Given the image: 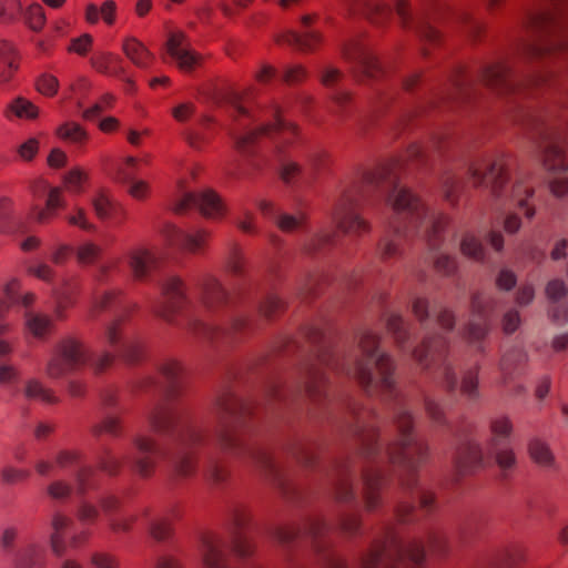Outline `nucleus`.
Masks as SVG:
<instances>
[{
  "instance_id": "obj_11",
  "label": "nucleus",
  "mask_w": 568,
  "mask_h": 568,
  "mask_svg": "<svg viewBox=\"0 0 568 568\" xmlns=\"http://www.w3.org/2000/svg\"><path fill=\"white\" fill-rule=\"evenodd\" d=\"M387 204L397 216L404 215L406 224L400 225L397 217L389 221V230L398 235H406L417 227L419 220L427 215V206L424 202L405 186L395 185L388 194Z\"/></svg>"
},
{
  "instance_id": "obj_54",
  "label": "nucleus",
  "mask_w": 568,
  "mask_h": 568,
  "mask_svg": "<svg viewBox=\"0 0 568 568\" xmlns=\"http://www.w3.org/2000/svg\"><path fill=\"white\" fill-rule=\"evenodd\" d=\"M460 394L469 399H476L479 396L478 368L469 369L464 373L460 383Z\"/></svg>"
},
{
  "instance_id": "obj_33",
  "label": "nucleus",
  "mask_w": 568,
  "mask_h": 568,
  "mask_svg": "<svg viewBox=\"0 0 568 568\" xmlns=\"http://www.w3.org/2000/svg\"><path fill=\"white\" fill-rule=\"evenodd\" d=\"M122 50L125 57L138 68H149L153 62V54L136 38L124 39Z\"/></svg>"
},
{
  "instance_id": "obj_18",
  "label": "nucleus",
  "mask_w": 568,
  "mask_h": 568,
  "mask_svg": "<svg viewBox=\"0 0 568 568\" xmlns=\"http://www.w3.org/2000/svg\"><path fill=\"white\" fill-rule=\"evenodd\" d=\"M199 551L202 564L205 568H227L225 540L219 534H202Z\"/></svg>"
},
{
  "instance_id": "obj_25",
  "label": "nucleus",
  "mask_w": 568,
  "mask_h": 568,
  "mask_svg": "<svg viewBox=\"0 0 568 568\" xmlns=\"http://www.w3.org/2000/svg\"><path fill=\"white\" fill-rule=\"evenodd\" d=\"M382 479V474L378 470L369 468L363 473V500L366 511H373L382 504L379 494Z\"/></svg>"
},
{
  "instance_id": "obj_23",
  "label": "nucleus",
  "mask_w": 568,
  "mask_h": 568,
  "mask_svg": "<svg viewBox=\"0 0 568 568\" xmlns=\"http://www.w3.org/2000/svg\"><path fill=\"white\" fill-rule=\"evenodd\" d=\"M155 254L145 247H136L129 253V266L134 280L144 281L155 268Z\"/></svg>"
},
{
  "instance_id": "obj_40",
  "label": "nucleus",
  "mask_w": 568,
  "mask_h": 568,
  "mask_svg": "<svg viewBox=\"0 0 568 568\" xmlns=\"http://www.w3.org/2000/svg\"><path fill=\"white\" fill-rule=\"evenodd\" d=\"M4 115L8 119H10L11 115H14L19 119L34 120L39 115V109L30 100L18 97L7 105Z\"/></svg>"
},
{
  "instance_id": "obj_46",
  "label": "nucleus",
  "mask_w": 568,
  "mask_h": 568,
  "mask_svg": "<svg viewBox=\"0 0 568 568\" xmlns=\"http://www.w3.org/2000/svg\"><path fill=\"white\" fill-rule=\"evenodd\" d=\"M326 377L320 366H312L307 371L305 390L307 395L316 399L323 395Z\"/></svg>"
},
{
  "instance_id": "obj_44",
  "label": "nucleus",
  "mask_w": 568,
  "mask_h": 568,
  "mask_svg": "<svg viewBox=\"0 0 568 568\" xmlns=\"http://www.w3.org/2000/svg\"><path fill=\"white\" fill-rule=\"evenodd\" d=\"M410 233L406 235H398L395 232L387 227V233L381 239L378 243V254L382 260L387 261L392 258H396L400 255L402 248L399 239L408 236Z\"/></svg>"
},
{
  "instance_id": "obj_64",
  "label": "nucleus",
  "mask_w": 568,
  "mask_h": 568,
  "mask_svg": "<svg viewBox=\"0 0 568 568\" xmlns=\"http://www.w3.org/2000/svg\"><path fill=\"white\" fill-rule=\"evenodd\" d=\"M285 310V303L276 295H268L260 304V314L268 320L280 315Z\"/></svg>"
},
{
  "instance_id": "obj_1",
  "label": "nucleus",
  "mask_w": 568,
  "mask_h": 568,
  "mask_svg": "<svg viewBox=\"0 0 568 568\" xmlns=\"http://www.w3.org/2000/svg\"><path fill=\"white\" fill-rule=\"evenodd\" d=\"M467 174L474 187L487 185L491 200L497 204L515 202L524 209L527 219L535 216L536 210L528 204L535 190L529 181V175L517 173L509 184V155L497 153L473 161L467 169Z\"/></svg>"
},
{
  "instance_id": "obj_58",
  "label": "nucleus",
  "mask_w": 568,
  "mask_h": 568,
  "mask_svg": "<svg viewBox=\"0 0 568 568\" xmlns=\"http://www.w3.org/2000/svg\"><path fill=\"white\" fill-rule=\"evenodd\" d=\"M197 457L193 452L182 453L175 462V473L181 477H191L195 474Z\"/></svg>"
},
{
  "instance_id": "obj_38",
  "label": "nucleus",
  "mask_w": 568,
  "mask_h": 568,
  "mask_svg": "<svg viewBox=\"0 0 568 568\" xmlns=\"http://www.w3.org/2000/svg\"><path fill=\"white\" fill-rule=\"evenodd\" d=\"M181 517L179 507H173L166 516L154 519L150 525V535L158 541H163L171 537L173 532V521Z\"/></svg>"
},
{
  "instance_id": "obj_61",
  "label": "nucleus",
  "mask_w": 568,
  "mask_h": 568,
  "mask_svg": "<svg viewBox=\"0 0 568 568\" xmlns=\"http://www.w3.org/2000/svg\"><path fill=\"white\" fill-rule=\"evenodd\" d=\"M139 163H140V160L135 156L124 158L116 165L115 179L122 183H126L130 180L134 179V175L138 171Z\"/></svg>"
},
{
  "instance_id": "obj_21",
  "label": "nucleus",
  "mask_w": 568,
  "mask_h": 568,
  "mask_svg": "<svg viewBox=\"0 0 568 568\" xmlns=\"http://www.w3.org/2000/svg\"><path fill=\"white\" fill-rule=\"evenodd\" d=\"M483 83L498 93L510 92L514 87L511 84V70L506 62H494L486 65L480 74Z\"/></svg>"
},
{
  "instance_id": "obj_56",
  "label": "nucleus",
  "mask_w": 568,
  "mask_h": 568,
  "mask_svg": "<svg viewBox=\"0 0 568 568\" xmlns=\"http://www.w3.org/2000/svg\"><path fill=\"white\" fill-rule=\"evenodd\" d=\"M442 189L444 199L455 205L458 202V196L462 190V182L458 176L447 173L443 176Z\"/></svg>"
},
{
  "instance_id": "obj_51",
  "label": "nucleus",
  "mask_w": 568,
  "mask_h": 568,
  "mask_svg": "<svg viewBox=\"0 0 568 568\" xmlns=\"http://www.w3.org/2000/svg\"><path fill=\"white\" fill-rule=\"evenodd\" d=\"M102 253L103 250L99 244L88 241L77 247L75 257L81 265H92L101 257Z\"/></svg>"
},
{
  "instance_id": "obj_26",
  "label": "nucleus",
  "mask_w": 568,
  "mask_h": 568,
  "mask_svg": "<svg viewBox=\"0 0 568 568\" xmlns=\"http://www.w3.org/2000/svg\"><path fill=\"white\" fill-rule=\"evenodd\" d=\"M445 349L446 342L442 336L427 338L413 351V358L423 369H427Z\"/></svg>"
},
{
  "instance_id": "obj_39",
  "label": "nucleus",
  "mask_w": 568,
  "mask_h": 568,
  "mask_svg": "<svg viewBox=\"0 0 568 568\" xmlns=\"http://www.w3.org/2000/svg\"><path fill=\"white\" fill-rule=\"evenodd\" d=\"M92 67L100 73L120 77L124 73L121 59L109 52L99 53L91 58Z\"/></svg>"
},
{
  "instance_id": "obj_19",
  "label": "nucleus",
  "mask_w": 568,
  "mask_h": 568,
  "mask_svg": "<svg viewBox=\"0 0 568 568\" xmlns=\"http://www.w3.org/2000/svg\"><path fill=\"white\" fill-rule=\"evenodd\" d=\"M548 314L552 322L565 324L568 321V288L560 278L549 281L545 287Z\"/></svg>"
},
{
  "instance_id": "obj_9",
  "label": "nucleus",
  "mask_w": 568,
  "mask_h": 568,
  "mask_svg": "<svg viewBox=\"0 0 568 568\" xmlns=\"http://www.w3.org/2000/svg\"><path fill=\"white\" fill-rule=\"evenodd\" d=\"M90 361V349L77 336H65L59 339L48 359L44 373L50 379H59L71 372L83 368Z\"/></svg>"
},
{
  "instance_id": "obj_52",
  "label": "nucleus",
  "mask_w": 568,
  "mask_h": 568,
  "mask_svg": "<svg viewBox=\"0 0 568 568\" xmlns=\"http://www.w3.org/2000/svg\"><path fill=\"white\" fill-rule=\"evenodd\" d=\"M387 331L394 336L395 343L402 346L408 339V332L405 327L404 318L398 314L385 315Z\"/></svg>"
},
{
  "instance_id": "obj_34",
  "label": "nucleus",
  "mask_w": 568,
  "mask_h": 568,
  "mask_svg": "<svg viewBox=\"0 0 568 568\" xmlns=\"http://www.w3.org/2000/svg\"><path fill=\"white\" fill-rule=\"evenodd\" d=\"M347 12L349 16H355L364 12L369 16L374 23H382L390 16V8L385 3L366 4L363 0H347Z\"/></svg>"
},
{
  "instance_id": "obj_50",
  "label": "nucleus",
  "mask_w": 568,
  "mask_h": 568,
  "mask_svg": "<svg viewBox=\"0 0 568 568\" xmlns=\"http://www.w3.org/2000/svg\"><path fill=\"white\" fill-rule=\"evenodd\" d=\"M95 214L99 219L105 220L111 217V215L116 211L120 204L112 199V196L101 191L99 192L92 201Z\"/></svg>"
},
{
  "instance_id": "obj_12",
  "label": "nucleus",
  "mask_w": 568,
  "mask_h": 568,
  "mask_svg": "<svg viewBox=\"0 0 568 568\" xmlns=\"http://www.w3.org/2000/svg\"><path fill=\"white\" fill-rule=\"evenodd\" d=\"M342 54L347 62L353 63L351 72L358 83L365 79L376 80L383 73L378 60L362 41L352 40L347 42L343 48Z\"/></svg>"
},
{
  "instance_id": "obj_59",
  "label": "nucleus",
  "mask_w": 568,
  "mask_h": 568,
  "mask_svg": "<svg viewBox=\"0 0 568 568\" xmlns=\"http://www.w3.org/2000/svg\"><path fill=\"white\" fill-rule=\"evenodd\" d=\"M75 304L74 292L61 288L55 292L54 316L57 320L65 318V311Z\"/></svg>"
},
{
  "instance_id": "obj_63",
  "label": "nucleus",
  "mask_w": 568,
  "mask_h": 568,
  "mask_svg": "<svg viewBox=\"0 0 568 568\" xmlns=\"http://www.w3.org/2000/svg\"><path fill=\"white\" fill-rule=\"evenodd\" d=\"M120 294L121 291L112 290L106 291L100 295H95L92 301L90 314L95 316L99 313L108 310L116 301Z\"/></svg>"
},
{
  "instance_id": "obj_4",
  "label": "nucleus",
  "mask_w": 568,
  "mask_h": 568,
  "mask_svg": "<svg viewBox=\"0 0 568 568\" xmlns=\"http://www.w3.org/2000/svg\"><path fill=\"white\" fill-rule=\"evenodd\" d=\"M396 162L383 164L363 173L359 183L344 191L334 205L332 219L337 229L345 234L362 235L369 232V223L354 212L359 199L366 195L365 187H379L390 181Z\"/></svg>"
},
{
  "instance_id": "obj_41",
  "label": "nucleus",
  "mask_w": 568,
  "mask_h": 568,
  "mask_svg": "<svg viewBox=\"0 0 568 568\" xmlns=\"http://www.w3.org/2000/svg\"><path fill=\"white\" fill-rule=\"evenodd\" d=\"M55 135L64 142L79 146L84 145L89 139L88 132L77 122H65L59 125Z\"/></svg>"
},
{
  "instance_id": "obj_10",
  "label": "nucleus",
  "mask_w": 568,
  "mask_h": 568,
  "mask_svg": "<svg viewBox=\"0 0 568 568\" xmlns=\"http://www.w3.org/2000/svg\"><path fill=\"white\" fill-rule=\"evenodd\" d=\"M514 424L509 416L497 415L488 422V437L485 442L487 457L495 459L498 468L507 474L516 468L517 457L510 446Z\"/></svg>"
},
{
  "instance_id": "obj_53",
  "label": "nucleus",
  "mask_w": 568,
  "mask_h": 568,
  "mask_svg": "<svg viewBox=\"0 0 568 568\" xmlns=\"http://www.w3.org/2000/svg\"><path fill=\"white\" fill-rule=\"evenodd\" d=\"M89 180V174L82 168L75 166L63 176L65 189L72 193H81L83 184Z\"/></svg>"
},
{
  "instance_id": "obj_6",
  "label": "nucleus",
  "mask_w": 568,
  "mask_h": 568,
  "mask_svg": "<svg viewBox=\"0 0 568 568\" xmlns=\"http://www.w3.org/2000/svg\"><path fill=\"white\" fill-rule=\"evenodd\" d=\"M394 423L397 429V439L387 447L389 463L399 465L412 474L428 460V445L414 437V419L406 409H399L396 413ZM400 484L410 489L415 485V478L409 475L406 479H402Z\"/></svg>"
},
{
  "instance_id": "obj_20",
  "label": "nucleus",
  "mask_w": 568,
  "mask_h": 568,
  "mask_svg": "<svg viewBox=\"0 0 568 568\" xmlns=\"http://www.w3.org/2000/svg\"><path fill=\"white\" fill-rule=\"evenodd\" d=\"M449 224V216L442 212H432L427 209V215L419 220L417 227L410 233L418 234L422 229L424 237L430 247H437L442 241V234Z\"/></svg>"
},
{
  "instance_id": "obj_43",
  "label": "nucleus",
  "mask_w": 568,
  "mask_h": 568,
  "mask_svg": "<svg viewBox=\"0 0 568 568\" xmlns=\"http://www.w3.org/2000/svg\"><path fill=\"white\" fill-rule=\"evenodd\" d=\"M24 395L29 399L40 400L45 404L58 403L53 390L47 387L40 379L30 378L24 385Z\"/></svg>"
},
{
  "instance_id": "obj_62",
  "label": "nucleus",
  "mask_w": 568,
  "mask_h": 568,
  "mask_svg": "<svg viewBox=\"0 0 568 568\" xmlns=\"http://www.w3.org/2000/svg\"><path fill=\"white\" fill-rule=\"evenodd\" d=\"M232 550L237 557L246 558L254 554L255 545L251 538L241 531H234L232 537Z\"/></svg>"
},
{
  "instance_id": "obj_5",
  "label": "nucleus",
  "mask_w": 568,
  "mask_h": 568,
  "mask_svg": "<svg viewBox=\"0 0 568 568\" xmlns=\"http://www.w3.org/2000/svg\"><path fill=\"white\" fill-rule=\"evenodd\" d=\"M424 542L418 539L403 544L389 532L383 540H375L359 559L361 568H420Z\"/></svg>"
},
{
  "instance_id": "obj_14",
  "label": "nucleus",
  "mask_w": 568,
  "mask_h": 568,
  "mask_svg": "<svg viewBox=\"0 0 568 568\" xmlns=\"http://www.w3.org/2000/svg\"><path fill=\"white\" fill-rule=\"evenodd\" d=\"M471 315L478 318L469 321L465 331V339L473 344L483 341L488 334V314L493 311V300L481 293H476L471 297L470 305Z\"/></svg>"
},
{
  "instance_id": "obj_13",
  "label": "nucleus",
  "mask_w": 568,
  "mask_h": 568,
  "mask_svg": "<svg viewBox=\"0 0 568 568\" xmlns=\"http://www.w3.org/2000/svg\"><path fill=\"white\" fill-rule=\"evenodd\" d=\"M163 302L156 308V314L171 323L189 303L186 285L178 275L168 276L162 283Z\"/></svg>"
},
{
  "instance_id": "obj_2",
  "label": "nucleus",
  "mask_w": 568,
  "mask_h": 568,
  "mask_svg": "<svg viewBox=\"0 0 568 568\" xmlns=\"http://www.w3.org/2000/svg\"><path fill=\"white\" fill-rule=\"evenodd\" d=\"M566 0H538L528 12L526 28L534 38L524 45L529 58H542L556 52H568V13Z\"/></svg>"
},
{
  "instance_id": "obj_60",
  "label": "nucleus",
  "mask_w": 568,
  "mask_h": 568,
  "mask_svg": "<svg viewBox=\"0 0 568 568\" xmlns=\"http://www.w3.org/2000/svg\"><path fill=\"white\" fill-rule=\"evenodd\" d=\"M120 355L129 363H136L144 355V345L139 339L128 338L120 348Z\"/></svg>"
},
{
  "instance_id": "obj_28",
  "label": "nucleus",
  "mask_w": 568,
  "mask_h": 568,
  "mask_svg": "<svg viewBox=\"0 0 568 568\" xmlns=\"http://www.w3.org/2000/svg\"><path fill=\"white\" fill-rule=\"evenodd\" d=\"M24 329L37 339H47L54 331L53 320L43 313L28 311L24 314Z\"/></svg>"
},
{
  "instance_id": "obj_8",
  "label": "nucleus",
  "mask_w": 568,
  "mask_h": 568,
  "mask_svg": "<svg viewBox=\"0 0 568 568\" xmlns=\"http://www.w3.org/2000/svg\"><path fill=\"white\" fill-rule=\"evenodd\" d=\"M215 407L217 443L223 450L233 452L241 445L239 429L244 406L236 395L225 392L216 398Z\"/></svg>"
},
{
  "instance_id": "obj_32",
  "label": "nucleus",
  "mask_w": 568,
  "mask_h": 568,
  "mask_svg": "<svg viewBox=\"0 0 568 568\" xmlns=\"http://www.w3.org/2000/svg\"><path fill=\"white\" fill-rule=\"evenodd\" d=\"M148 418L152 429L160 434L172 432L178 423L176 414L164 404L153 407Z\"/></svg>"
},
{
  "instance_id": "obj_37",
  "label": "nucleus",
  "mask_w": 568,
  "mask_h": 568,
  "mask_svg": "<svg viewBox=\"0 0 568 568\" xmlns=\"http://www.w3.org/2000/svg\"><path fill=\"white\" fill-rule=\"evenodd\" d=\"M356 434L361 444V452L366 457H372L378 452L377 429L371 424H363L362 417H356Z\"/></svg>"
},
{
  "instance_id": "obj_49",
  "label": "nucleus",
  "mask_w": 568,
  "mask_h": 568,
  "mask_svg": "<svg viewBox=\"0 0 568 568\" xmlns=\"http://www.w3.org/2000/svg\"><path fill=\"white\" fill-rule=\"evenodd\" d=\"M307 222V215L303 212L296 215L287 213H278L275 216V224L280 231L284 233H292L298 231L305 226Z\"/></svg>"
},
{
  "instance_id": "obj_22",
  "label": "nucleus",
  "mask_w": 568,
  "mask_h": 568,
  "mask_svg": "<svg viewBox=\"0 0 568 568\" xmlns=\"http://www.w3.org/2000/svg\"><path fill=\"white\" fill-rule=\"evenodd\" d=\"M229 293L219 278L206 275L201 282V303L209 311H215L225 305Z\"/></svg>"
},
{
  "instance_id": "obj_17",
  "label": "nucleus",
  "mask_w": 568,
  "mask_h": 568,
  "mask_svg": "<svg viewBox=\"0 0 568 568\" xmlns=\"http://www.w3.org/2000/svg\"><path fill=\"white\" fill-rule=\"evenodd\" d=\"M133 443L136 448L134 459L135 471L142 477H149L154 473L163 453L158 442L150 436L139 435L134 438Z\"/></svg>"
},
{
  "instance_id": "obj_15",
  "label": "nucleus",
  "mask_w": 568,
  "mask_h": 568,
  "mask_svg": "<svg viewBox=\"0 0 568 568\" xmlns=\"http://www.w3.org/2000/svg\"><path fill=\"white\" fill-rule=\"evenodd\" d=\"M168 54L176 62L180 70L191 72L201 65L202 57L195 52L184 33L171 32L165 43Z\"/></svg>"
},
{
  "instance_id": "obj_3",
  "label": "nucleus",
  "mask_w": 568,
  "mask_h": 568,
  "mask_svg": "<svg viewBox=\"0 0 568 568\" xmlns=\"http://www.w3.org/2000/svg\"><path fill=\"white\" fill-rule=\"evenodd\" d=\"M381 336L365 329L357 337L358 356L346 374L369 394L390 393L395 386V365L393 358L379 352Z\"/></svg>"
},
{
  "instance_id": "obj_27",
  "label": "nucleus",
  "mask_w": 568,
  "mask_h": 568,
  "mask_svg": "<svg viewBox=\"0 0 568 568\" xmlns=\"http://www.w3.org/2000/svg\"><path fill=\"white\" fill-rule=\"evenodd\" d=\"M73 524L72 518L61 510H55L51 515L50 546L54 555L62 556L65 551L64 532Z\"/></svg>"
},
{
  "instance_id": "obj_31",
  "label": "nucleus",
  "mask_w": 568,
  "mask_h": 568,
  "mask_svg": "<svg viewBox=\"0 0 568 568\" xmlns=\"http://www.w3.org/2000/svg\"><path fill=\"white\" fill-rule=\"evenodd\" d=\"M485 456H487L485 447L483 448L479 444L469 442L458 449L456 465L460 471L466 473L481 465Z\"/></svg>"
},
{
  "instance_id": "obj_24",
  "label": "nucleus",
  "mask_w": 568,
  "mask_h": 568,
  "mask_svg": "<svg viewBox=\"0 0 568 568\" xmlns=\"http://www.w3.org/2000/svg\"><path fill=\"white\" fill-rule=\"evenodd\" d=\"M159 372L170 383L168 387V397L170 399H176L182 394L180 379L185 374V367L183 363L176 358H164L159 364Z\"/></svg>"
},
{
  "instance_id": "obj_35",
  "label": "nucleus",
  "mask_w": 568,
  "mask_h": 568,
  "mask_svg": "<svg viewBox=\"0 0 568 568\" xmlns=\"http://www.w3.org/2000/svg\"><path fill=\"white\" fill-rule=\"evenodd\" d=\"M197 207L209 219H221L226 209L221 197L213 191L206 190L197 193Z\"/></svg>"
},
{
  "instance_id": "obj_57",
  "label": "nucleus",
  "mask_w": 568,
  "mask_h": 568,
  "mask_svg": "<svg viewBox=\"0 0 568 568\" xmlns=\"http://www.w3.org/2000/svg\"><path fill=\"white\" fill-rule=\"evenodd\" d=\"M74 488L73 485L65 479H54L47 486V495L53 499L63 501L71 497Z\"/></svg>"
},
{
  "instance_id": "obj_45",
  "label": "nucleus",
  "mask_w": 568,
  "mask_h": 568,
  "mask_svg": "<svg viewBox=\"0 0 568 568\" xmlns=\"http://www.w3.org/2000/svg\"><path fill=\"white\" fill-rule=\"evenodd\" d=\"M128 313L119 315L111 321L105 327V342L110 347H122L123 342L129 337L125 336V323Z\"/></svg>"
},
{
  "instance_id": "obj_47",
  "label": "nucleus",
  "mask_w": 568,
  "mask_h": 568,
  "mask_svg": "<svg viewBox=\"0 0 568 568\" xmlns=\"http://www.w3.org/2000/svg\"><path fill=\"white\" fill-rule=\"evenodd\" d=\"M18 560L27 568H47L44 550L37 545H29L18 554Z\"/></svg>"
},
{
  "instance_id": "obj_48",
  "label": "nucleus",
  "mask_w": 568,
  "mask_h": 568,
  "mask_svg": "<svg viewBox=\"0 0 568 568\" xmlns=\"http://www.w3.org/2000/svg\"><path fill=\"white\" fill-rule=\"evenodd\" d=\"M211 236L212 233L206 229H199L193 232H186L182 248L192 254L201 253L207 245Z\"/></svg>"
},
{
  "instance_id": "obj_16",
  "label": "nucleus",
  "mask_w": 568,
  "mask_h": 568,
  "mask_svg": "<svg viewBox=\"0 0 568 568\" xmlns=\"http://www.w3.org/2000/svg\"><path fill=\"white\" fill-rule=\"evenodd\" d=\"M540 140L544 168L549 172L568 171V158L562 148V136L558 132L546 131Z\"/></svg>"
},
{
  "instance_id": "obj_55",
  "label": "nucleus",
  "mask_w": 568,
  "mask_h": 568,
  "mask_svg": "<svg viewBox=\"0 0 568 568\" xmlns=\"http://www.w3.org/2000/svg\"><path fill=\"white\" fill-rule=\"evenodd\" d=\"M226 270L233 275H242L245 271V257L237 244H232L225 260Z\"/></svg>"
},
{
  "instance_id": "obj_29",
  "label": "nucleus",
  "mask_w": 568,
  "mask_h": 568,
  "mask_svg": "<svg viewBox=\"0 0 568 568\" xmlns=\"http://www.w3.org/2000/svg\"><path fill=\"white\" fill-rule=\"evenodd\" d=\"M20 55L16 47L0 40V83L9 82L19 69Z\"/></svg>"
},
{
  "instance_id": "obj_42",
  "label": "nucleus",
  "mask_w": 568,
  "mask_h": 568,
  "mask_svg": "<svg viewBox=\"0 0 568 568\" xmlns=\"http://www.w3.org/2000/svg\"><path fill=\"white\" fill-rule=\"evenodd\" d=\"M459 250L464 256L476 262H483L486 256V251L480 239L471 232H466L462 235Z\"/></svg>"
},
{
  "instance_id": "obj_36",
  "label": "nucleus",
  "mask_w": 568,
  "mask_h": 568,
  "mask_svg": "<svg viewBox=\"0 0 568 568\" xmlns=\"http://www.w3.org/2000/svg\"><path fill=\"white\" fill-rule=\"evenodd\" d=\"M525 549L520 545H509L489 562L488 568H516L525 561Z\"/></svg>"
},
{
  "instance_id": "obj_7",
  "label": "nucleus",
  "mask_w": 568,
  "mask_h": 568,
  "mask_svg": "<svg viewBox=\"0 0 568 568\" xmlns=\"http://www.w3.org/2000/svg\"><path fill=\"white\" fill-rule=\"evenodd\" d=\"M264 116H270L271 119L263 122L257 129L242 135L232 133L235 149L239 152L243 154L248 153L261 136L271 135L273 133H277L281 139V144L277 146L278 152H284L286 146L293 145L298 140L300 128L297 124L287 122L282 118L278 105L274 104L268 108Z\"/></svg>"
},
{
  "instance_id": "obj_30",
  "label": "nucleus",
  "mask_w": 568,
  "mask_h": 568,
  "mask_svg": "<svg viewBox=\"0 0 568 568\" xmlns=\"http://www.w3.org/2000/svg\"><path fill=\"white\" fill-rule=\"evenodd\" d=\"M530 459L541 468L556 469L557 463L555 454L549 444L541 438L535 437L528 442L527 446Z\"/></svg>"
}]
</instances>
